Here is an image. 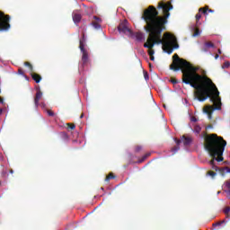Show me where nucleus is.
Instances as JSON below:
<instances>
[{
    "instance_id": "nucleus-1",
    "label": "nucleus",
    "mask_w": 230,
    "mask_h": 230,
    "mask_svg": "<svg viewBox=\"0 0 230 230\" xmlns=\"http://www.w3.org/2000/svg\"><path fill=\"white\" fill-rule=\"evenodd\" d=\"M170 10H173L172 2H160L157 7L149 5L142 14V19L146 22L144 27L148 33L147 41L144 44V48H147L149 57L154 56L155 51L154 46L162 44L163 50L168 55L173 53V49H179L177 38L170 32H165L163 38V32L166 31V24L170 17Z\"/></svg>"
},
{
    "instance_id": "nucleus-2",
    "label": "nucleus",
    "mask_w": 230,
    "mask_h": 230,
    "mask_svg": "<svg viewBox=\"0 0 230 230\" xmlns=\"http://www.w3.org/2000/svg\"><path fill=\"white\" fill-rule=\"evenodd\" d=\"M172 71H181L182 82L195 89L194 95L199 102H206L209 98L214 103L216 111H222V99L217 85L213 84L211 78L201 75L197 71V67L191 66L190 62L180 58L179 55L172 56V63L170 65Z\"/></svg>"
},
{
    "instance_id": "nucleus-3",
    "label": "nucleus",
    "mask_w": 230,
    "mask_h": 230,
    "mask_svg": "<svg viewBox=\"0 0 230 230\" xmlns=\"http://www.w3.org/2000/svg\"><path fill=\"white\" fill-rule=\"evenodd\" d=\"M204 139V147L208 150L210 157H212V160L209 162L210 166H212V170L218 172L223 177L226 173H230L229 167L220 168L215 165V161H217V163H222V161H224V157H222V155H224V150H226L227 142L224 140V137H218L217 134L205 135Z\"/></svg>"
},
{
    "instance_id": "nucleus-4",
    "label": "nucleus",
    "mask_w": 230,
    "mask_h": 230,
    "mask_svg": "<svg viewBox=\"0 0 230 230\" xmlns=\"http://www.w3.org/2000/svg\"><path fill=\"white\" fill-rule=\"evenodd\" d=\"M85 35L83 34V39L79 41V49H81L82 56V62L83 65L85 66L89 64V52L85 49Z\"/></svg>"
},
{
    "instance_id": "nucleus-5",
    "label": "nucleus",
    "mask_w": 230,
    "mask_h": 230,
    "mask_svg": "<svg viewBox=\"0 0 230 230\" xmlns=\"http://www.w3.org/2000/svg\"><path fill=\"white\" fill-rule=\"evenodd\" d=\"M10 30V15L0 12V31Z\"/></svg>"
},
{
    "instance_id": "nucleus-6",
    "label": "nucleus",
    "mask_w": 230,
    "mask_h": 230,
    "mask_svg": "<svg viewBox=\"0 0 230 230\" xmlns=\"http://www.w3.org/2000/svg\"><path fill=\"white\" fill-rule=\"evenodd\" d=\"M175 141H176L177 146H175L174 147L172 148V152H173V154H177V152H179V150H180L179 146L181 143H183L184 146H188L191 145V137H188L186 136H183L181 140L175 139Z\"/></svg>"
},
{
    "instance_id": "nucleus-7",
    "label": "nucleus",
    "mask_w": 230,
    "mask_h": 230,
    "mask_svg": "<svg viewBox=\"0 0 230 230\" xmlns=\"http://www.w3.org/2000/svg\"><path fill=\"white\" fill-rule=\"evenodd\" d=\"M118 31H119V33H124L125 35L132 33L130 28H128V22L127 20H124L119 24Z\"/></svg>"
},
{
    "instance_id": "nucleus-8",
    "label": "nucleus",
    "mask_w": 230,
    "mask_h": 230,
    "mask_svg": "<svg viewBox=\"0 0 230 230\" xmlns=\"http://www.w3.org/2000/svg\"><path fill=\"white\" fill-rule=\"evenodd\" d=\"M40 100H42V92L39 89L37 90L36 95L34 97V104L36 108L39 107Z\"/></svg>"
},
{
    "instance_id": "nucleus-9",
    "label": "nucleus",
    "mask_w": 230,
    "mask_h": 230,
    "mask_svg": "<svg viewBox=\"0 0 230 230\" xmlns=\"http://www.w3.org/2000/svg\"><path fill=\"white\" fill-rule=\"evenodd\" d=\"M199 12L203 13V15H208V13H214L215 11L213 9H209L208 6L200 7Z\"/></svg>"
},
{
    "instance_id": "nucleus-10",
    "label": "nucleus",
    "mask_w": 230,
    "mask_h": 230,
    "mask_svg": "<svg viewBox=\"0 0 230 230\" xmlns=\"http://www.w3.org/2000/svg\"><path fill=\"white\" fill-rule=\"evenodd\" d=\"M31 76L32 80H34V82H36V84H40V80H42V76H40V75L32 72L31 74Z\"/></svg>"
},
{
    "instance_id": "nucleus-11",
    "label": "nucleus",
    "mask_w": 230,
    "mask_h": 230,
    "mask_svg": "<svg viewBox=\"0 0 230 230\" xmlns=\"http://www.w3.org/2000/svg\"><path fill=\"white\" fill-rule=\"evenodd\" d=\"M135 37L138 42H143V40H145V34L143 32H137Z\"/></svg>"
},
{
    "instance_id": "nucleus-12",
    "label": "nucleus",
    "mask_w": 230,
    "mask_h": 230,
    "mask_svg": "<svg viewBox=\"0 0 230 230\" xmlns=\"http://www.w3.org/2000/svg\"><path fill=\"white\" fill-rule=\"evenodd\" d=\"M196 19V26H200V19H202V12L199 11V13L195 16Z\"/></svg>"
},
{
    "instance_id": "nucleus-13",
    "label": "nucleus",
    "mask_w": 230,
    "mask_h": 230,
    "mask_svg": "<svg viewBox=\"0 0 230 230\" xmlns=\"http://www.w3.org/2000/svg\"><path fill=\"white\" fill-rule=\"evenodd\" d=\"M73 21L75 23L80 22V21H82V15L80 13H73Z\"/></svg>"
},
{
    "instance_id": "nucleus-14",
    "label": "nucleus",
    "mask_w": 230,
    "mask_h": 230,
    "mask_svg": "<svg viewBox=\"0 0 230 230\" xmlns=\"http://www.w3.org/2000/svg\"><path fill=\"white\" fill-rule=\"evenodd\" d=\"M192 30L194 31L193 37H199V35H200V30H199V26L195 25Z\"/></svg>"
},
{
    "instance_id": "nucleus-15",
    "label": "nucleus",
    "mask_w": 230,
    "mask_h": 230,
    "mask_svg": "<svg viewBox=\"0 0 230 230\" xmlns=\"http://www.w3.org/2000/svg\"><path fill=\"white\" fill-rule=\"evenodd\" d=\"M211 109H213L212 106H208L207 108L204 109V112L208 114V118H211V114H212Z\"/></svg>"
},
{
    "instance_id": "nucleus-16",
    "label": "nucleus",
    "mask_w": 230,
    "mask_h": 230,
    "mask_svg": "<svg viewBox=\"0 0 230 230\" xmlns=\"http://www.w3.org/2000/svg\"><path fill=\"white\" fill-rule=\"evenodd\" d=\"M111 179H116V176H114V173H112V172L109 173V175L106 176L105 181L109 182V181H111Z\"/></svg>"
},
{
    "instance_id": "nucleus-17",
    "label": "nucleus",
    "mask_w": 230,
    "mask_h": 230,
    "mask_svg": "<svg viewBox=\"0 0 230 230\" xmlns=\"http://www.w3.org/2000/svg\"><path fill=\"white\" fill-rule=\"evenodd\" d=\"M24 66H26V67H29V70L31 71V73H33V65H31V63L26 61L24 63Z\"/></svg>"
},
{
    "instance_id": "nucleus-18",
    "label": "nucleus",
    "mask_w": 230,
    "mask_h": 230,
    "mask_svg": "<svg viewBox=\"0 0 230 230\" xmlns=\"http://www.w3.org/2000/svg\"><path fill=\"white\" fill-rule=\"evenodd\" d=\"M207 175H209L210 177H212V179H215V177H217V172H215L213 171H208L207 172Z\"/></svg>"
},
{
    "instance_id": "nucleus-19",
    "label": "nucleus",
    "mask_w": 230,
    "mask_h": 230,
    "mask_svg": "<svg viewBox=\"0 0 230 230\" xmlns=\"http://www.w3.org/2000/svg\"><path fill=\"white\" fill-rule=\"evenodd\" d=\"M201 130H202V128H200V126L194 127V132H196V134H200Z\"/></svg>"
},
{
    "instance_id": "nucleus-20",
    "label": "nucleus",
    "mask_w": 230,
    "mask_h": 230,
    "mask_svg": "<svg viewBox=\"0 0 230 230\" xmlns=\"http://www.w3.org/2000/svg\"><path fill=\"white\" fill-rule=\"evenodd\" d=\"M151 154L146 153L140 160L139 163H143L147 157H150Z\"/></svg>"
},
{
    "instance_id": "nucleus-21",
    "label": "nucleus",
    "mask_w": 230,
    "mask_h": 230,
    "mask_svg": "<svg viewBox=\"0 0 230 230\" xmlns=\"http://www.w3.org/2000/svg\"><path fill=\"white\" fill-rule=\"evenodd\" d=\"M66 125L70 130H75L76 128V126L73 123H66Z\"/></svg>"
},
{
    "instance_id": "nucleus-22",
    "label": "nucleus",
    "mask_w": 230,
    "mask_h": 230,
    "mask_svg": "<svg viewBox=\"0 0 230 230\" xmlns=\"http://www.w3.org/2000/svg\"><path fill=\"white\" fill-rule=\"evenodd\" d=\"M223 69H227L230 67V62L229 61H226L223 66H222Z\"/></svg>"
},
{
    "instance_id": "nucleus-23",
    "label": "nucleus",
    "mask_w": 230,
    "mask_h": 230,
    "mask_svg": "<svg viewBox=\"0 0 230 230\" xmlns=\"http://www.w3.org/2000/svg\"><path fill=\"white\" fill-rule=\"evenodd\" d=\"M141 150H143V146L137 145L135 146V152L139 153Z\"/></svg>"
},
{
    "instance_id": "nucleus-24",
    "label": "nucleus",
    "mask_w": 230,
    "mask_h": 230,
    "mask_svg": "<svg viewBox=\"0 0 230 230\" xmlns=\"http://www.w3.org/2000/svg\"><path fill=\"white\" fill-rule=\"evenodd\" d=\"M92 25L93 26V28H95V30H100L101 28V25L96 22H92Z\"/></svg>"
},
{
    "instance_id": "nucleus-25",
    "label": "nucleus",
    "mask_w": 230,
    "mask_h": 230,
    "mask_svg": "<svg viewBox=\"0 0 230 230\" xmlns=\"http://www.w3.org/2000/svg\"><path fill=\"white\" fill-rule=\"evenodd\" d=\"M205 46H206L207 48H215V44H213V42H211V41L206 42V43H205Z\"/></svg>"
},
{
    "instance_id": "nucleus-26",
    "label": "nucleus",
    "mask_w": 230,
    "mask_h": 230,
    "mask_svg": "<svg viewBox=\"0 0 230 230\" xmlns=\"http://www.w3.org/2000/svg\"><path fill=\"white\" fill-rule=\"evenodd\" d=\"M47 113L49 116H50L51 118H53V116H55V112H53V111L51 110H47Z\"/></svg>"
},
{
    "instance_id": "nucleus-27",
    "label": "nucleus",
    "mask_w": 230,
    "mask_h": 230,
    "mask_svg": "<svg viewBox=\"0 0 230 230\" xmlns=\"http://www.w3.org/2000/svg\"><path fill=\"white\" fill-rule=\"evenodd\" d=\"M144 78H145V80H146V81L150 79V77L148 76V72L144 71Z\"/></svg>"
},
{
    "instance_id": "nucleus-28",
    "label": "nucleus",
    "mask_w": 230,
    "mask_h": 230,
    "mask_svg": "<svg viewBox=\"0 0 230 230\" xmlns=\"http://www.w3.org/2000/svg\"><path fill=\"white\" fill-rule=\"evenodd\" d=\"M224 212H225V215H226V217H229L230 208H226Z\"/></svg>"
},
{
    "instance_id": "nucleus-29",
    "label": "nucleus",
    "mask_w": 230,
    "mask_h": 230,
    "mask_svg": "<svg viewBox=\"0 0 230 230\" xmlns=\"http://www.w3.org/2000/svg\"><path fill=\"white\" fill-rule=\"evenodd\" d=\"M171 83H172L173 85H175V84H179V81L177 79H175V78H172L171 79Z\"/></svg>"
},
{
    "instance_id": "nucleus-30",
    "label": "nucleus",
    "mask_w": 230,
    "mask_h": 230,
    "mask_svg": "<svg viewBox=\"0 0 230 230\" xmlns=\"http://www.w3.org/2000/svg\"><path fill=\"white\" fill-rule=\"evenodd\" d=\"M18 73H19V75H22L23 76V75H24V70H22V68H19V69H18Z\"/></svg>"
},
{
    "instance_id": "nucleus-31",
    "label": "nucleus",
    "mask_w": 230,
    "mask_h": 230,
    "mask_svg": "<svg viewBox=\"0 0 230 230\" xmlns=\"http://www.w3.org/2000/svg\"><path fill=\"white\" fill-rule=\"evenodd\" d=\"M226 186L228 188V190H230V181H226Z\"/></svg>"
},
{
    "instance_id": "nucleus-32",
    "label": "nucleus",
    "mask_w": 230,
    "mask_h": 230,
    "mask_svg": "<svg viewBox=\"0 0 230 230\" xmlns=\"http://www.w3.org/2000/svg\"><path fill=\"white\" fill-rule=\"evenodd\" d=\"M224 222H226L225 220L221 221V223H216L213 226H220L221 224H224Z\"/></svg>"
},
{
    "instance_id": "nucleus-33",
    "label": "nucleus",
    "mask_w": 230,
    "mask_h": 230,
    "mask_svg": "<svg viewBox=\"0 0 230 230\" xmlns=\"http://www.w3.org/2000/svg\"><path fill=\"white\" fill-rule=\"evenodd\" d=\"M0 103H4V100L2 97H0Z\"/></svg>"
},
{
    "instance_id": "nucleus-34",
    "label": "nucleus",
    "mask_w": 230,
    "mask_h": 230,
    "mask_svg": "<svg viewBox=\"0 0 230 230\" xmlns=\"http://www.w3.org/2000/svg\"><path fill=\"white\" fill-rule=\"evenodd\" d=\"M191 121L197 122V118L192 117V118H191Z\"/></svg>"
},
{
    "instance_id": "nucleus-35",
    "label": "nucleus",
    "mask_w": 230,
    "mask_h": 230,
    "mask_svg": "<svg viewBox=\"0 0 230 230\" xmlns=\"http://www.w3.org/2000/svg\"><path fill=\"white\" fill-rule=\"evenodd\" d=\"M150 60L155 61V58H154V56H150Z\"/></svg>"
},
{
    "instance_id": "nucleus-36",
    "label": "nucleus",
    "mask_w": 230,
    "mask_h": 230,
    "mask_svg": "<svg viewBox=\"0 0 230 230\" xmlns=\"http://www.w3.org/2000/svg\"><path fill=\"white\" fill-rule=\"evenodd\" d=\"M217 53L219 54V55H222V50L219 49H217Z\"/></svg>"
},
{
    "instance_id": "nucleus-37",
    "label": "nucleus",
    "mask_w": 230,
    "mask_h": 230,
    "mask_svg": "<svg viewBox=\"0 0 230 230\" xmlns=\"http://www.w3.org/2000/svg\"><path fill=\"white\" fill-rule=\"evenodd\" d=\"M39 105H40V107H46V104H44L43 102H41L40 104H39Z\"/></svg>"
},
{
    "instance_id": "nucleus-38",
    "label": "nucleus",
    "mask_w": 230,
    "mask_h": 230,
    "mask_svg": "<svg viewBox=\"0 0 230 230\" xmlns=\"http://www.w3.org/2000/svg\"><path fill=\"white\" fill-rule=\"evenodd\" d=\"M93 19H95V21H100V18H98L97 16H93Z\"/></svg>"
},
{
    "instance_id": "nucleus-39",
    "label": "nucleus",
    "mask_w": 230,
    "mask_h": 230,
    "mask_svg": "<svg viewBox=\"0 0 230 230\" xmlns=\"http://www.w3.org/2000/svg\"><path fill=\"white\" fill-rule=\"evenodd\" d=\"M219 57H220V56H219L218 54H216V56H215L216 60H217Z\"/></svg>"
},
{
    "instance_id": "nucleus-40",
    "label": "nucleus",
    "mask_w": 230,
    "mask_h": 230,
    "mask_svg": "<svg viewBox=\"0 0 230 230\" xmlns=\"http://www.w3.org/2000/svg\"><path fill=\"white\" fill-rule=\"evenodd\" d=\"M9 172H10V173H13V169H11V170L9 171Z\"/></svg>"
},
{
    "instance_id": "nucleus-41",
    "label": "nucleus",
    "mask_w": 230,
    "mask_h": 230,
    "mask_svg": "<svg viewBox=\"0 0 230 230\" xmlns=\"http://www.w3.org/2000/svg\"><path fill=\"white\" fill-rule=\"evenodd\" d=\"M3 114V110L2 109H0V115H2Z\"/></svg>"
},
{
    "instance_id": "nucleus-42",
    "label": "nucleus",
    "mask_w": 230,
    "mask_h": 230,
    "mask_svg": "<svg viewBox=\"0 0 230 230\" xmlns=\"http://www.w3.org/2000/svg\"><path fill=\"white\" fill-rule=\"evenodd\" d=\"M84 118V113L81 114L80 119H82Z\"/></svg>"
}]
</instances>
